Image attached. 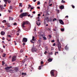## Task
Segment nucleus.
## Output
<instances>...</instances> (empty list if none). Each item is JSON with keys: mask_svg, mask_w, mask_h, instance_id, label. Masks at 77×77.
<instances>
[{"mask_svg": "<svg viewBox=\"0 0 77 77\" xmlns=\"http://www.w3.org/2000/svg\"><path fill=\"white\" fill-rule=\"evenodd\" d=\"M17 60V57L15 55L13 56L12 57V62H14Z\"/></svg>", "mask_w": 77, "mask_h": 77, "instance_id": "f257e3e1", "label": "nucleus"}, {"mask_svg": "<svg viewBox=\"0 0 77 77\" xmlns=\"http://www.w3.org/2000/svg\"><path fill=\"white\" fill-rule=\"evenodd\" d=\"M37 50V48H32L31 49V51L32 53L36 52Z\"/></svg>", "mask_w": 77, "mask_h": 77, "instance_id": "f03ea898", "label": "nucleus"}, {"mask_svg": "<svg viewBox=\"0 0 77 77\" xmlns=\"http://www.w3.org/2000/svg\"><path fill=\"white\" fill-rule=\"evenodd\" d=\"M54 70H52L50 72V74L51 76H54Z\"/></svg>", "mask_w": 77, "mask_h": 77, "instance_id": "7ed1b4c3", "label": "nucleus"}, {"mask_svg": "<svg viewBox=\"0 0 77 77\" xmlns=\"http://www.w3.org/2000/svg\"><path fill=\"white\" fill-rule=\"evenodd\" d=\"M35 38V37L32 36V40L30 41V42H31V43H32V44H34V42L33 41H35L36 40V39Z\"/></svg>", "mask_w": 77, "mask_h": 77, "instance_id": "20e7f679", "label": "nucleus"}, {"mask_svg": "<svg viewBox=\"0 0 77 77\" xmlns=\"http://www.w3.org/2000/svg\"><path fill=\"white\" fill-rule=\"evenodd\" d=\"M27 39L26 38H23L22 40L23 42H27Z\"/></svg>", "mask_w": 77, "mask_h": 77, "instance_id": "39448f33", "label": "nucleus"}, {"mask_svg": "<svg viewBox=\"0 0 77 77\" xmlns=\"http://www.w3.org/2000/svg\"><path fill=\"white\" fill-rule=\"evenodd\" d=\"M22 14V16H23V17H26V16H27L28 13L27 12L23 13Z\"/></svg>", "mask_w": 77, "mask_h": 77, "instance_id": "423d86ee", "label": "nucleus"}, {"mask_svg": "<svg viewBox=\"0 0 77 77\" xmlns=\"http://www.w3.org/2000/svg\"><path fill=\"white\" fill-rule=\"evenodd\" d=\"M61 47H62V45H61L60 44L58 45V50L59 51H61L60 49L61 48Z\"/></svg>", "mask_w": 77, "mask_h": 77, "instance_id": "0eeeda50", "label": "nucleus"}, {"mask_svg": "<svg viewBox=\"0 0 77 77\" xmlns=\"http://www.w3.org/2000/svg\"><path fill=\"white\" fill-rule=\"evenodd\" d=\"M11 68H12V66H10L9 67H5V69L6 70H8V69H11Z\"/></svg>", "mask_w": 77, "mask_h": 77, "instance_id": "6e6552de", "label": "nucleus"}, {"mask_svg": "<svg viewBox=\"0 0 77 77\" xmlns=\"http://www.w3.org/2000/svg\"><path fill=\"white\" fill-rule=\"evenodd\" d=\"M59 21L60 24H64V23L62 20H59Z\"/></svg>", "mask_w": 77, "mask_h": 77, "instance_id": "1a4fd4ad", "label": "nucleus"}, {"mask_svg": "<svg viewBox=\"0 0 77 77\" xmlns=\"http://www.w3.org/2000/svg\"><path fill=\"white\" fill-rule=\"evenodd\" d=\"M23 23H24L25 24L27 25V24H29V23H30V22L28 21H26V22H24Z\"/></svg>", "mask_w": 77, "mask_h": 77, "instance_id": "9d476101", "label": "nucleus"}, {"mask_svg": "<svg viewBox=\"0 0 77 77\" xmlns=\"http://www.w3.org/2000/svg\"><path fill=\"white\" fill-rule=\"evenodd\" d=\"M5 32L4 31H2L1 32V35H2L3 36L5 35Z\"/></svg>", "mask_w": 77, "mask_h": 77, "instance_id": "9b49d317", "label": "nucleus"}, {"mask_svg": "<svg viewBox=\"0 0 77 77\" xmlns=\"http://www.w3.org/2000/svg\"><path fill=\"white\" fill-rule=\"evenodd\" d=\"M19 69V68L18 67H16L15 68H14V71H16V72H17L18 71V69Z\"/></svg>", "mask_w": 77, "mask_h": 77, "instance_id": "f8f14e48", "label": "nucleus"}, {"mask_svg": "<svg viewBox=\"0 0 77 77\" xmlns=\"http://www.w3.org/2000/svg\"><path fill=\"white\" fill-rule=\"evenodd\" d=\"M60 9H63L64 8V6L63 5H61L60 6Z\"/></svg>", "mask_w": 77, "mask_h": 77, "instance_id": "ddd939ff", "label": "nucleus"}, {"mask_svg": "<svg viewBox=\"0 0 77 77\" xmlns=\"http://www.w3.org/2000/svg\"><path fill=\"white\" fill-rule=\"evenodd\" d=\"M5 9V8H3V5H2L1 8L0 9L1 11H2V10H3V9Z\"/></svg>", "mask_w": 77, "mask_h": 77, "instance_id": "4468645a", "label": "nucleus"}, {"mask_svg": "<svg viewBox=\"0 0 77 77\" xmlns=\"http://www.w3.org/2000/svg\"><path fill=\"white\" fill-rule=\"evenodd\" d=\"M65 50H68V47H67V45L65 46Z\"/></svg>", "mask_w": 77, "mask_h": 77, "instance_id": "2eb2a0df", "label": "nucleus"}, {"mask_svg": "<svg viewBox=\"0 0 77 77\" xmlns=\"http://www.w3.org/2000/svg\"><path fill=\"white\" fill-rule=\"evenodd\" d=\"M24 25H25V23H24L23 22L22 25V26L23 28H24V27H25V26H24Z\"/></svg>", "mask_w": 77, "mask_h": 77, "instance_id": "dca6fc26", "label": "nucleus"}, {"mask_svg": "<svg viewBox=\"0 0 77 77\" xmlns=\"http://www.w3.org/2000/svg\"><path fill=\"white\" fill-rule=\"evenodd\" d=\"M43 40H44V41H45V40H47V38H46V37H45V36H43Z\"/></svg>", "mask_w": 77, "mask_h": 77, "instance_id": "f3484780", "label": "nucleus"}, {"mask_svg": "<svg viewBox=\"0 0 77 77\" xmlns=\"http://www.w3.org/2000/svg\"><path fill=\"white\" fill-rule=\"evenodd\" d=\"M20 18H21L23 19V16L22 14H21L19 16Z\"/></svg>", "mask_w": 77, "mask_h": 77, "instance_id": "a211bd4d", "label": "nucleus"}, {"mask_svg": "<svg viewBox=\"0 0 77 77\" xmlns=\"http://www.w3.org/2000/svg\"><path fill=\"white\" fill-rule=\"evenodd\" d=\"M52 17H50L49 18V21H52Z\"/></svg>", "mask_w": 77, "mask_h": 77, "instance_id": "6ab92c4d", "label": "nucleus"}, {"mask_svg": "<svg viewBox=\"0 0 77 77\" xmlns=\"http://www.w3.org/2000/svg\"><path fill=\"white\" fill-rule=\"evenodd\" d=\"M52 59L51 58H49L48 60L49 62H51L52 61Z\"/></svg>", "mask_w": 77, "mask_h": 77, "instance_id": "aec40b11", "label": "nucleus"}, {"mask_svg": "<svg viewBox=\"0 0 77 77\" xmlns=\"http://www.w3.org/2000/svg\"><path fill=\"white\" fill-rule=\"evenodd\" d=\"M60 30L61 32H63L65 31V29H64L63 28H61L60 29Z\"/></svg>", "mask_w": 77, "mask_h": 77, "instance_id": "412c9836", "label": "nucleus"}, {"mask_svg": "<svg viewBox=\"0 0 77 77\" xmlns=\"http://www.w3.org/2000/svg\"><path fill=\"white\" fill-rule=\"evenodd\" d=\"M36 24H37V26H39L40 25H41V23H39V24H38V23H37V21H36Z\"/></svg>", "mask_w": 77, "mask_h": 77, "instance_id": "4be33fe9", "label": "nucleus"}, {"mask_svg": "<svg viewBox=\"0 0 77 77\" xmlns=\"http://www.w3.org/2000/svg\"><path fill=\"white\" fill-rule=\"evenodd\" d=\"M9 20H13V18L11 17H9Z\"/></svg>", "mask_w": 77, "mask_h": 77, "instance_id": "5701e85b", "label": "nucleus"}, {"mask_svg": "<svg viewBox=\"0 0 77 77\" xmlns=\"http://www.w3.org/2000/svg\"><path fill=\"white\" fill-rule=\"evenodd\" d=\"M58 53H59V52H58L57 51L54 54V55L56 56V54H57Z\"/></svg>", "mask_w": 77, "mask_h": 77, "instance_id": "b1692460", "label": "nucleus"}, {"mask_svg": "<svg viewBox=\"0 0 77 77\" xmlns=\"http://www.w3.org/2000/svg\"><path fill=\"white\" fill-rule=\"evenodd\" d=\"M56 20H57V19H56V18H55L53 19V22H54V21H56Z\"/></svg>", "mask_w": 77, "mask_h": 77, "instance_id": "393cba45", "label": "nucleus"}, {"mask_svg": "<svg viewBox=\"0 0 77 77\" xmlns=\"http://www.w3.org/2000/svg\"><path fill=\"white\" fill-rule=\"evenodd\" d=\"M46 19L48 21H49V18H48V17H46Z\"/></svg>", "mask_w": 77, "mask_h": 77, "instance_id": "a878e982", "label": "nucleus"}, {"mask_svg": "<svg viewBox=\"0 0 77 77\" xmlns=\"http://www.w3.org/2000/svg\"><path fill=\"white\" fill-rule=\"evenodd\" d=\"M5 56H6V54H3L2 55V57H5Z\"/></svg>", "mask_w": 77, "mask_h": 77, "instance_id": "bb28decb", "label": "nucleus"}, {"mask_svg": "<svg viewBox=\"0 0 77 77\" xmlns=\"http://www.w3.org/2000/svg\"><path fill=\"white\" fill-rule=\"evenodd\" d=\"M61 3H65V1L63 0L61 1Z\"/></svg>", "mask_w": 77, "mask_h": 77, "instance_id": "cd10ccee", "label": "nucleus"}, {"mask_svg": "<svg viewBox=\"0 0 77 77\" xmlns=\"http://www.w3.org/2000/svg\"><path fill=\"white\" fill-rule=\"evenodd\" d=\"M2 65H4V64H5V62L3 61H2Z\"/></svg>", "mask_w": 77, "mask_h": 77, "instance_id": "c85d7f7f", "label": "nucleus"}, {"mask_svg": "<svg viewBox=\"0 0 77 77\" xmlns=\"http://www.w3.org/2000/svg\"><path fill=\"white\" fill-rule=\"evenodd\" d=\"M71 6H72L73 9H74V8H75V6L73 5H72Z\"/></svg>", "mask_w": 77, "mask_h": 77, "instance_id": "c756f323", "label": "nucleus"}, {"mask_svg": "<svg viewBox=\"0 0 77 77\" xmlns=\"http://www.w3.org/2000/svg\"><path fill=\"white\" fill-rule=\"evenodd\" d=\"M17 24L16 23H14V26H17Z\"/></svg>", "mask_w": 77, "mask_h": 77, "instance_id": "7c9ffc66", "label": "nucleus"}, {"mask_svg": "<svg viewBox=\"0 0 77 77\" xmlns=\"http://www.w3.org/2000/svg\"><path fill=\"white\" fill-rule=\"evenodd\" d=\"M11 72H15V71H14V70H11Z\"/></svg>", "mask_w": 77, "mask_h": 77, "instance_id": "2f4dec72", "label": "nucleus"}, {"mask_svg": "<svg viewBox=\"0 0 77 77\" xmlns=\"http://www.w3.org/2000/svg\"><path fill=\"white\" fill-rule=\"evenodd\" d=\"M41 3H40V2L39 1L38 2H37V5H39V4H40Z\"/></svg>", "mask_w": 77, "mask_h": 77, "instance_id": "473e14b6", "label": "nucleus"}, {"mask_svg": "<svg viewBox=\"0 0 77 77\" xmlns=\"http://www.w3.org/2000/svg\"><path fill=\"white\" fill-rule=\"evenodd\" d=\"M50 54H51V55H52L53 54V52H51L50 53H49Z\"/></svg>", "mask_w": 77, "mask_h": 77, "instance_id": "72a5a7b5", "label": "nucleus"}, {"mask_svg": "<svg viewBox=\"0 0 77 77\" xmlns=\"http://www.w3.org/2000/svg\"><path fill=\"white\" fill-rule=\"evenodd\" d=\"M11 10V9H12V6H10L9 8Z\"/></svg>", "mask_w": 77, "mask_h": 77, "instance_id": "f704fd0d", "label": "nucleus"}, {"mask_svg": "<svg viewBox=\"0 0 77 77\" xmlns=\"http://www.w3.org/2000/svg\"><path fill=\"white\" fill-rule=\"evenodd\" d=\"M6 20H3V21H2V23H6Z\"/></svg>", "mask_w": 77, "mask_h": 77, "instance_id": "c9c22d12", "label": "nucleus"}, {"mask_svg": "<svg viewBox=\"0 0 77 77\" xmlns=\"http://www.w3.org/2000/svg\"><path fill=\"white\" fill-rule=\"evenodd\" d=\"M7 36L8 37H9V38H11V36L10 35H8Z\"/></svg>", "mask_w": 77, "mask_h": 77, "instance_id": "e433bc0d", "label": "nucleus"}, {"mask_svg": "<svg viewBox=\"0 0 77 77\" xmlns=\"http://www.w3.org/2000/svg\"><path fill=\"white\" fill-rule=\"evenodd\" d=\"M38 69H41V66H39Z\"/></svg>", "mask_w": 77, "mask_h": 77, "instance_id": "4c0bfd02", "label": "nucleus"}, {"mask_svg": "<svg viewBox=\"0 0 77 77\" xmlns=\"http://www.w3.org/2000/svg\"><path fill=\"white\" fill-rule=\"evenodd\" d=\"M46 53H48V52L47 51H45L44 52L45 54H46Z\"/></svg>", "mask_w": 77, "mask_h": 77, "instance_id": "58836bf2", "label": "nucleus"}, {"mask_svg": "<svg viewBox=\"0 0 77 77\" xmlns=\"http://www.w3.org/2000/svg\"><path fill=\"white\" fill-rule=\"evenodd\" d=\"M51 42H52V43L54 42V40H52L51 41Z\"/></svg>", "mask_w": 77, "mask_h": 77, "instance_id": "ea45409f", "label": "nucleus"}, {"mask_svg": "<svg viewBox=\"0 0 77 77\" xmlns=\"http://www.w3.org/2000/svg\"><path fill=\"white\" fill-rule=\"evenodd\" d=\"M53 46H55V45H56V43H54L53 44Z\"/></svg>", "mask_w": 77, "mask_h": 77, "instance_id": "a19ab883", "label": "nucleus"}, {"mask_svg": "<svg viewBox=\"0 0 77 77\" xmlns=\"http://www.w3.org/2000/svg\"><path fill=\"white\" fill-rule=\"evenodd\" d=\"M48 36L49 37V38H51V35H49Z\"/></svg>", "mask_w": 77, "mask_h": 77, "instance_id": "79ce46f5", "label": "nucleus"}, {"mask_svg": "<svg viewBox=\"0 0 77 77\" xmlns=\"http://www.w3.org/2000/svg\"><path fill=\"white\" fill-rule=\"evenodd\" d=\"M8 0H4V2H6H6H8Z\"/></svg>", "mask_w": 77, "mask_h": 77, "instance_id": "37998d69", "label": "nucleus"}, {"mask_svg": "<svg viewBox=\"0 0 77 77\" xmlns=\"http://www.w3.org/2000/svg\"><path fill=\"white\" fill-rule=\"evenodd\" d=\"M28 6L29 8H31V7H32V6L30 5H28Z\"/></svg>", "mask_w": 77, "mask_h": 77, "instance_id": "c03bdc74", "label": "nucleus"}, {"mask_svg": "<svg viewBox=\"0 0 77 77\" xmlns=\"http://www.w3.org/2000/svg\"><path fill=\"white\" fill-rule=\"evenodd\" d=\"M34 31H36V26L35 27V28L34 29Z\"/></svg>", "mask_w": 77, "mask_h": 77, "instance_id": "a18cd8bd", "label": "nucleus"}, {"mask_svg": "<svg viewBox=\"0 0 77 77\" xmlns=\"http://www.w3.org/2000/svg\"><path fill=\"white\" fill-rule=\"evenodd\" d=\"M11 1H10V0L8 1V3H11Z\"/></svg>", "mask_w": 77, "mask_h": 77, "instance_id": "49530a36", "label": "nucleus"}, {"mask_svg": "<svg viewBox=\"0 0 77 77\" xmlns=\"http://www.w3.org/2000/svg\"><path fill=\"white\" fill-rule=\"evenodd\" d=\"M34 9V8L33 7H31V10H32V9Z\"/></svg>", "mask_w": 77, "mask_h": 77, "instance_id": "de8ad7c7", "label": "nucleus"}, {"mask_svg": "<svg viewBox=\"0 0 77 77\" xmlns=\"http://www.w3.org/2000/svg\"><path fill=\"white\" fill-rule=\"evenodd\" d=\"M41 64H43V63H44V62L41 61Z\"/></svg>", "mask_w": 77, "mask_h": 77, "instance_id": "09e8293b", "label": "nucleus"}, {"mask_svg": "<svg viewBox=\"0 0 77 77\" xmlns=\"http://www.w3.org/2000/svg\"><path fill=\"white\" fill-rule=\"evenodd\" d=\"M38 17H40V16H41V14H38Z\"/></svg>", "mask_w": 77, "mask_h": 77, "instance_id": "8fccbe9b", "label": "nucleus"}, {"mask_svg": "<svg viewBox=\"0 0 77 77\" xmlns=\"http://www.w3.org/2000/svg\"><path fill=\"white\" fill-rule=\"evenodd\" d=\"M5 38L3 37L2 38V40H3V41H4V40H5Z\"/></svg>", "mask_w": 77, "mask_h": 77, "instance_id": "3c124183", "label": "nucleus"}, {"mask_svg": "<svg viewBox=\"0 0 77 77\" xmlns=\"http://www.w3.org/2000/svg\"><path fill=\"white\" fill-rule=\"evenodd\" d=\"M23 12V9H21V10L20 11V13H21V12Z\"/></svg>", "mask_w": 77, "mask_h": 77, "instance_id": "603ef678", "label": "nucleus"}, {"mask_svg": "<svg viewBox=\"0 0 77 77\" xmlns=\"http://www.w3.org/2000/svg\"><path fill=\"white\" fill-rule=\"evenodd\" d=\"M30 16H31L30 14H29L28 15V17H30Z\"/></svg>", "mask_w": 77, "mask_h": 77, "instance_id": "864d4df0", "label": "nucleus"}, {"mask_svg": "<svg viewBox=\"0 0 77 77\" xmlns=\"http://www.w3.org/2000/svg\"><path fill=\"white\" fill-rule=\"evenodd\" d=\"M23 46H24V45H26V43H23Z\"/></svg>", "mask_w": 77, "mask_h": 77, "instance_id": "5fc2aeb1", "label": "nucleus"}, {"mask_svg": "<svg viewBox=\"0 0 77 77\" xmlns=\"http://www.w3.org/2000/svg\"><path fill=\"white\" fill-rule=\"evenodd\" d=\"M52 5H53V4H51L49 5V6H52Z\"/></svg>", "mask_w": 77, "mask_h": 77, "instance_id": "6e6d98bb", "label": "nucleus"}, {"mask_svg": "<svg viewBox=\"0 0 77 77\" xmlns=\"http://www.w3.org/2000/svg\"><path fill=\"white\" fill-rule=\"evenodd\" d=\"M7 39L8 41H11V39L8 40V38H7Z\"/></svg>", "mask_w": 77, "mask_h": 77, "instance_id": "4d7b16f0", "label": "nucleus"}, {"mask_svg": "<svg viewBox=\"0 0 77 77\" xmlns=\"http://www.w3.org/2000/svg\"><path fill=\"white\" fill-rule=\"evenodd\" d=\"M36 0H33V2H36Z\"/></svg>", "mask_w": 77, "mask_h": 77, "instance_id": "13d9d810", "label": "nucleus"}, {"mask_svg": "<svg viewBox=\"0 0 77 77\" xmlns=\"http://www.w3.org/2000/svg\"><path fill=\"white\" fill-rule=\"evenodd\" d=\"M49 0V3H50V2H51V0Z\"/></svg>", "mask_w": 77, "mask_h": 77, "instance_id": "bf43d9fd", "label": "nucleus"}, {"mask_svg": "<svg viewBox=\"0 0 77 77\" xmlns=\"http://www.w3.org/2000/svg\"><path fill=\"white\" fill-rule=\"evenodd\" d=\"M65 18H68V16H66L65 17Z\"/></svg>", "mask_w": 77, "mask_h": 77, "instance_id": "052dcab7", "label": "nucleus"}, {"mask_svg": "<svg viewBox=\"0 0 77 77\" xmlns=\"http://www.w3.org/2000/svg\"><path fill=\"white\" fill-rule=\"evenodd\" d=\"M19 33H17V36H18V35H19Z\"/></svg>", "mask_w": 77, "mask_h": 77, "instance_id": "680f3d73", "label": "nucleus"}, {"mask_svg": "<svg viewBox=\"0 0 77 77\" xmlns=\"http://www.w3.org/2000/svg\"><path fill=\"white\" fill-rule=\"evenodd\" d=\"M24 73L22 72V75H24Z\"/></svg>", "mask_w": 77, "mask_h": 77, "instance_id": "e2e57ef3", "label": "nucleus"}, {"mask_svg": "<svg viewBox=\"0 0 77 77\" xmlns=\"http://www.w3.org/2000/svg\"><path fill=\"white\" fill-rule=\"evenodd\" d=\"M24 75H26V73H24Z\"/></svg>", "mask_w": 77, "mask_h": 77, "instance_id": "0e129e2a", "label": "nucleus"}, {"mask_svg": "<svg viewBox=\"0 0 77 77\" xmlns=\"http://www.w3.org/2000/svg\"><path fill=\"white\" fill-rule=\"evenodd\" d=\"M53 30L54 31H56V30L55 29H54Z\"/></svg>", "mask_w": 77, "mask_h": 77, "instance_id": "69168bd1", "label": "nucleus"}, {"mask_svg": "<svg viewBox=\"0 0 77 77\" xmlns=\"http://www.w3.org/2000/svg\"><path fill=\"white\" fill-rule=\"evenodd\" d=\"M33 14H35V11H33Z\"/></svg>", "mask_w": 77, "mask_h": 77, "instance_id": "338daca9", "label": "nucleus"}, {"mask_svg": "<svg viewBox=\"0 0 77 77\" xmlns=\"http://www.w3.org/2000/svg\"><path fill=\"white\" fill-rule=\"evenodd\" d=\"M37 8H38V9H40V7H37Z\"/></svg>", "mask_w": 77, "mask_h": 77, "instance_id": "774afa93", "label": "nucleus"}]
</instances>
